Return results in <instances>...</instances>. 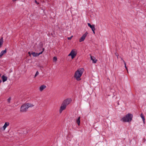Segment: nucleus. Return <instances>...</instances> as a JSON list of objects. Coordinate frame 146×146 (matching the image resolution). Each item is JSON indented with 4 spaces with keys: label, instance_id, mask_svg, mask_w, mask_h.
Masks as SVG:
<instances>
[{
    "label": "nucleus",
    "instance_id": "obj_22",
    "mask_svg": "<svg viewBox=\"0 0 146 146\" xmlns=\"http://www.w3.org/2000/svg\"><path fill=\"white\" fill-rule=\"evenodd\" d=\"M115 55H116V56H117V58H118V54L117 53H115Z\"/></svg>",
    "mask_w": 146,
    "mask_h": 146
},
{
    "label": "nucleus",
    "instance_id": "obj_2",
    "mask_svg": "<svg viewBox=\"0 0 146 146\" xmlns=\"http://www.w3.org/2000/svg\"><path fill=\"white\" fill-rule=\"evenodd\" d=\"M33 106V105L30 103L24 104L21 106V108L20 111L21 112H25L29 108L32 107Z\"/></svg>",
    "mask_w": 146,
    "mask_h": 146
},
{
    "label": "nucleus",
    "instance_id": "obj_24",
    "mask_svg": "<svg viewBox=\"0 0 146 146\" xmlns=\"http://www.w3.org/2000/svg\"><path fill=\"white\" fill-rule=\"evenodd\" d=\"M42 52H43V51H42V52H40V53H38V56H39V55H40V54H42Z\"/></svg>",
    "mask_w": 146,
    "mask_h": 146
},
{
    "label": "nucleus",
    "instance_id": "obj_4",
    "mask_svg": "<svg viewBox=\"0 0 146 146\" xmlns=\"http://www.w3.org/2000/svg\"><path fill=\"white\" fill-rule=\"evenodd\" d=\"M76 55V53L74 50H72L70 54L68 55V56H71L72 59L74 58Z\"/></svg>",
    "mask_w": 146,
    "mask_h": 146
},
{
    "label": "nucleus",
    "instance_id": "obj_26",
    "mask_svg": "<svg viewBox=\"0 0 146 146\" xmlns=\"http://www.w3.org/2000/svg\"><path fill=\"white\" fill-rule=\"evenodd\" d=\"M95 29H94V30H92V31H93V33L94 34L95 33Z\"/></svg>",
    "mask_w": 146,
    "mask_h": 146
},
{
    "label": "nucleus",
    "instance_id": "obj_12",
    "mask_svg": "<svg viewBox=\"0 0 146 146\" xmlns=\"http://www.w3.org/2000/svg\"><path fill=\"white\" fill-rule=\"evenodd\" d=\"M1 78L3 82H5L7 80V77L4 75L2 76L1 77Z\"/></svg>",
    "mask_w": 146,
    "mask_h": 146
},
{
    "label": "nucleus",
    "instance_id": "obj_28",
    "mask_svg": "<svg viewBox=\"0 0 146 146\" xmlns=\"http://www.w3.org/2000/svg\"><path fill=\"white\" fill-rule=\"evenodd\" d=\"M143 123L144 124H145V120H143Z\"/></svg>",
    "mask_w": 146,
    "mask_h": 146
},
{
    "label": "nucleus",
    "instance_id": "obj_8",
    "mask_svg": "<svg viewBox=\"0 0 146 146\" xmlns=\"http://www.w3.org/2000/svg\"><path fill=\"white\" fill-rule=\"evenodd\" d=\"M46 86L44 85H42L39 88V90L41 92L44 89L46 88Z\"/></svg>",
    "mask_w": 146,
    "mask_h": 146
},
{
    "label": "nucleus",
    "instance_id": "obj_29",
    "mask_svg": "<svg viewBox=\"0 0 146 146\" xmlns=\"http://www.w3.org/2000/svg\"><path fill=\"white\" fill-rule=\"evenodd\" d=\"M17 0H13V1H17Z\"/></svg>",
    "mask_w": 146,
    "mask_h": 146
},
{
    "label": "nucleus",
    "instance_id": "obj_3",
    "mask_svg": "<svg viewBox=\"0 0 146 146\" xmlns=\"http://www.w3.org/2000/svg\"><path fill=\"white\" fill-rule=\"evenodd\" d=\"M132 117V115L128 113L122 118L121 120L123 122H129L131 121Z\"/></svg>",
    "mask_w": 146,
    "mask_h": 146
},
{
    "label": "nucleus",
    "instance_id": "obj_17",
    "mask_svg": "<svg viewBox=\"0 0 146 146\" xmlns=\"http://www.w3.org/2000/svg\"><path fill=\"white\" fill-rule=\"evenodd\" d=\"M123 63H124V65H125V69L127 70V72H128L127 68V67L126 66V62H125L124 60H123Z\"/></svg>",
    "mask_w": 146,
    "mask_h": 146
},
{
    "label": "nucleus",
    "instance_id": "obj_19",
    "mask_svg": "<svg viewBox=\"0 0 146 146\" xmlns=\"http://www.w3.org/2000/svg\"><path fill=\"white\" fill-rule=\"evenodd\" d=\"M57 58L55 56H54L53 58V60L54 61H56L57 60Z\"/></svg>",
    "mask_w": 146,
    "mask_h": 146
},
{
    "label": "nucleus",
    "instance_id": "obj_10",
    "mask_svg": "<svg viewBox=\"0 0 146 146\" xmlns=\"http://www.w3.org/2000/svg\"><path fill=\"white\" fill-rule=\"evenodd\" d=\"M9 125V123L8 122H6L5 123L4 125L3 126V128L4 130H5L6 128Z\"/></svg>",
    "mask_w": 146,
    "mask_h": 146
},
{
    "label": "nucleus",
    "instance_id": "obj_18",
    "mask_svg": "<svg viewBox=\"0 0 146 146\" xmlns=\"http://www.w3.org/2000/svg\"><path fill=\"white\" fill-rule=\"evenodd\" d=\"M141 117L142 118L143 120H145V119L144 118V117L143 116V115L142 114H141L140 115Z\"/></svg>",
    "mask_w": 146,
    "mask_h": 146
},
{
    "label": "nucleus",
    "instance_id": "obj_13",
    "mask_svg": "<svg viewBox=\"0 0 146 146\" xmlns=\"http://www.w3.org/2000/svg\"><path fill=\"white\" fill-rule=\"evenodd\" d=\"M91 60H92L93 61V62L94 63H96L97 61V60H95V58L93 57L92 56H91Z\"/></svg>",
    "mask_w": 146,
    "mask_h": 146
},
{
    "label": "nucleus",
    "instance_id": "obj_31",
    "mask_svg": "<svg viewBox=\"0 0 146 146\" xmlns=\"http://www.w3.org/2000/svg\"><path fill=\"white\" fill-rule=\"evenodd\" d=\"M44 48L43 49V51L44 50Z\"/></svg>",
    "mask_w": 146,
    "mask_h": 146
},
{
    "label": "nucleus",
    "instance_id": "obj_9",
    "mask_svg": "<svg viewBox=\"0 0 146 146\" xmlns=\"http://www.w3.org/2000/svg\"><path fill=\"white\" fill-rule=\"evenodd\" d=\"M7 52L6 49L5 50L2 51L0 54V58H1L2 56Z\"/></svg>",
    "mask_w": 146,
    "mask_h": 146
},
{
    "label": "nucleus",
    "instance_id": "obj_6",
    "mask_svg": "<svg viewBox=\"0 0 146 146\" xmlns=\"http://www.w3.org/2000/svg\"><path fill=\"white\" fill-rule=\"evenodd\" d=\"M88 33L87 32H86V33L84 34L82 36L80 39L79 41L80 42H82L85 39Z\"/></svg>",
    "mask_w": 146,
    "mask_h": 146
},
{
    "label": "nucleus",
    "instance_id": "obj_1",
    "mask_svg": "<svg viewBox=\"0 0 146 146\" xmlns=\"http://www.w3.org/2000/svg\"><path fill=\"white\" fill-rule=\"evenodd\" d=\"M84 71L83 68L79 69L76 71L74 74V77L78 81L81 80L80 77L82 75Z\"/></svg>",
    "mask_w": 146,
    "mask_h": 146
},
{
    "label": "nucleus",
    "instance_id": "obj_25",
    "mask_svg": "<svg viewBox=\"0 0 146 146\" xmlns=\"http://www.w3.org/2000/svg\"><path fill=\"white\" fill-rule=\"evenodd\" d=\"M35 3H36V4H39V3L37 2V1H36V0H35Z\"/></svg>",
    "mask_w": 146,
    "mask_h": 146
},
{
    "label": "nucleus",
    "instance_id": "obj_5",
    "mask_svg": "<svg viewBox=\"0 0 146 146\" xmlns=\"http://www.w3.org/2000/svg\"><path fill=\"white\" fill-rule=\"evenodd\" d=\"M71 101L70 99L68 98L65 100L62 103L66 106L71 102Z\"/></svg>",
    "mask_w": 146,
    "mask_h": 146
},
{
    "label": "nucleus",
    "instance_id": "obj_21",
    "mask_svg": "<svg viewBox=\"0 0 146 146\" xmlns=\"http://www.w3.org/2000/svg\"><path fill=\"white\" fill-rule=\"evenodd\" d=\"M38 74H39V73H38V72L37 71L36 72V74L35 76V77H36L37 75H38Z\"/></svg>",
    "mask_w": 146,
    "mask_h": 146
},
{
    "label": "nucleus",
    "instance_id": "obj_15",
    "mask_svg": "<svg viewBox=\"0 0 146 146\" xmlns=\"http://www.w3.org/2000/svg\"><path fill=\"white\" fill-rule=\"evenodd\" d=\"M31 54L33 55L35 57L37 56H38V53H35V52H33L31 53Z\"/></svg>",
    "mask_w": 146,
    "mask_h": 146
},
{
    "label": "nucleus",
    "instance_id": "obj_20",
    "mask_svg": "<svg viewBox=\"0 0 146 146\" xmlns=\"http://www.w3.org/2000/svg\"><path fill=\"white\" fill-rule=\"evenodd\" d=\"M11 97H10L8 99H7V102L8 103H10V102L11 100Z\"/></svg>",
    "mask_w": 146,
    "mask_h": 146
},
{
    "label": "nucleus",
    "instance_id": "obj_11",
    "mask_svg": "<svg viewBox=\"0 0 146 146\" xmlns=\"http://www.w3.org/2000/svg\"><path fill=\"white\" fill-rule=\"evenodd\" d=\"M88 25L92 29V30H94L95 29L94 25H91L90 23H88Z\"/></svg>",
    "mask_w": 146,
    "mask_h": 146
},
{
    "label": "nucleus",
    "instance_id": "obj_14",
    "mask_svg": "<svg viewBox=\"0 0 146 146\" xmlns=\"http://www.w3.org/2000/svg\"><path fill=\"white\" fill-rule=\"evenodd\" d=\"M3 37H1L0 39V48L1 47L3 43Z\"/></svg>",
    "mask_w": 146,
    "mask_h": 146
},
{
    "label": "nucleus",
    "instance_id": "obj_7",
    "mask_svg": "<svg viewBox=\"0 0 146 146\" xmlns=\"http://www.w3.org/2000/svg\"><path fill=\"white\" fill-rule=\"evenodd\" d=\"M66 106L65 105L62 104L61 106L60 107V109L59 110V112L60 113H61L63 110H64L66 109Z\"/></svg>",
    "mask_w": 146,
    "mask_h": 146
},
{
    "label": "nucleus",
    "instance_id": "obj_30",
    "mask_svg": "<svg viewBox=\"0 0 146 146\" xmlns=\"http://www.w3.org/2000/svg\"><path fill=\"white\" fill-rule=\"evenodd\" d=\"M121 60H123V59H122V58H121Z\"/></svg>",
    "mask_w": 146,
    "mask_h": 146
},
{
    "label": "nucleus",
    "instance_id": "obj_16",
    "mask_svg": "<svg viewBox=\"0 0 146 146\" xmlns=\"http://www.w3.org/2000/svg\"><path fill=\"white\" fill-rule=\"evenodd\" d=\"M80 117H78V119L77 120L76 122L78 125H80Z\"/></svg>",
    "mask_w": 146,
    "mask_h": 146
},
{
    "label": "nucleus",
    "instance_id": "obj_27",
    "mask_svg": "<svg viewBox=\"0 0 146 146\" xmlns=\"http://www.w3.org/2000/svg\"><path fill=\"white\" fill-rule=\"evenodd\" d=\"M28 54H29V56H31V55L32 54H31L30 52H28Z\"/></svg>",
    "mask_w": 146,
    "mask_h": 146
},
{
    "label": "nucleus",
    "instance_id": "obj_23",
    "mask_svg": "<svg viewBox=\"0 0 146 146\" xmlns=\"http://www.w3.org/2000/svg\"><path fill=\"white\" fill-rule=\"evenodd\" d=\"M72 37V36L71 37H68V40H70L71 39Z\"/></svg>",
    "mask_w": 146,
    "mask_h": 146
}]
</instances>
